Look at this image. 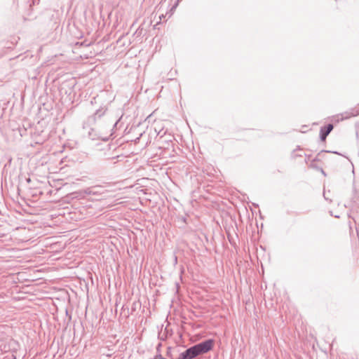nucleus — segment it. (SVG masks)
Segmentation results:
<instances>
[{
  "mask_svg": "<svg viewBox=\"0 0 359 359\" xmlns=\"http://www.w3.org/2000/svg\"><path fill=\"white\" fill-rule=\"evenodd\" d=\"M316 161V159H314L311 163V167H313V163Z\"/></svg>",
  "mask_w": 359,
  "mask_h": 359,
  "instance_id": "obj_7",
  "label": "nucleus"
},
{
  "mask_svg": "<svg viewBox=\"0 0 359 359\" xmlns=\"http://www.w3.org/2000/svg\"><path fill=\"white\" fill-rule=\"evenodd\" d=\"M170 350H171V348H170V347H169V348H168V351H167V355H168V356H170Z\"/></svg>",
  "mask_w": 359,
  "mask_h": 359,
  "instance_id": "obj_5",
  "label": "nucleus"
},
{
  "mask_svg": "<svg viewBox=\"0 0 359 359\" xmlns=\"http://www.w3.org/2000/svg\"><path fill=\"white\" fill-rule=\"evenodd\" d=\"M161 359H166V358H161Z\"/></svg>",
  "mask_w": 359,
  "mask_h": 359,
  "instance_id": "obj_11",
  "label": "nucleus"
},
{
  "mask_svg": "<svg viewBox=\"0 0 359 359\" xmlns=\"http://www.w3.org/2000/svg\"><path fill=\"white\" fill-rule=\"evenodd\" d=\"M118 158V156H114V157H112V158H107V160H114V159H115V158Z\"/></svg>",
  "mask_w": 359,
  "mask_h": 359,
  "instance_id": "obj_6",
  "label": "nucleus"
},
{
  "mask_svg": "<svg viewBox=\"0 0 359 359\" xmlns=\"http://www.w3.org/2000/svg\"><path fill=\"white\" fill-rule=\"evenodd\" d=\"M333 125L332 123H329L327 126L322 127L320 130V138L322 141H325L327 135L331 133L333 130Z\"/></svg>",
  "mask_w": 359,
  "mask_h": 359,
  "instance_id": "obj_2",
  "label": "nucleus"
},
{
  "mask_svg": "<svg viewBox=\"0 0 359 359\" xmlns=\"http://www.w3.org/2000/svg\"><path fill=\"white\" fill-rule=\"evenodd\" d=\"M321 171H322V173H323V175H325V172H324V170H323V169H321Z\"/></svg>",
  "mask_w": 359,
  "mask_h": 359,
  "instance_id": "obj_9",
  "label": "nucleus"
},
{
  "mask_svg": "<svg viewBox=\"0 0 359 359\" xmlns=\"http://www.w3.org/2000/svg\"><path fill=\"white\" fill-rule=\"evenodd\" d=\"M107 111V108L106 107H101L94 113L93 116L88 118V121L90 123H95L97 120H100L106 114Z\"/></svg>",
  "mask_w": 359,
  "mask_h": 359,
  "instance_id": "obj_1",
  "label": "nucleus"
},
{
  "mask_svg": "<svg viewBox=\"0 0 359 359\" xmlns=\"http://www.w3.org/2000/svg\"><path fill=\"white\" fill-rule=\"evenodd\" d=\"M350 116H346L345 117V118H348V117H350Z\"/></svg>",
  "mask_w": 359,
  "mask_h": 359,
  "instance_id": "obj_10",
  "label": "nucleus"
},
{
  "mask_svg": "<svg viewBox=\"0 0 359 359\" xmlns=\"http://www.w3.org/2000/svg\"><path fill=\"white\" fill-rule=\"evenodd\" d=\"M163 357L161 355V354H158V355H156L154 359H161L163 358Z\"/></svg>",
  "mask_w": 359,
  "mask_h": 359,
  "instance_id": "obj_4",
  "label": "nucleus"
},
{
  "mask_svg": "<svg viewBox=\"0 0 359 359\" xmlns=\"http://www.w3.org/2000/svg\"><path fill=\"white\" fill-rule=\"evenodd\" d=\"M86 195H98L99 191L95 190V187H88L83 191Z\"/></svg>",
  "mask_w": 359,
  "mask_h": 359,
  "instance_id": "obj_3",
  "label": "nucleus"
},
{
  "mask_svg": "<svg viewBox=\"0 0 359 359\" xmlns=\"http://www.w3.org/2000/svg\"><path fill=\"white\" fill-rule=\"evenodd\" d=\"M112 125H113V126H115V125H116V123H114L113 122H111V123H110V126H112Z\"/></svg>",
  "mask_w": 359,
  "mask_h": 359,
  "instance_id": "obj_8",
  "label": "nucleus"
}]
</instances>
